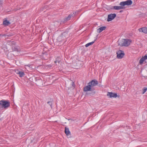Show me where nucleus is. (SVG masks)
<instances>
[{"instance_id": "obj_22", "label": "nucleus", "mask_w": 147, "mask_h": 147, "mask_svg": "<svg viewBox=\"0 0 147 147\" xmlns=\"http://www.w3.org/2000/svg\"><path fill=\"white\" fill-rule=\"evenodd\" d=\"M142 58L144 60H145L147 59V55H145L144 56L142 57Z\"/></svg>"}, {"instance_id": "obj_32", "label": "nucleus", "mask_w": 147, "mask_h": 147, "mask_svg": "<svg viewBox=\"0 0 147 147\" xmlns=\"http://www.w3.org/2000/svg\"><path fill=\"white\" fill-rule=\"evenodd\" d=\"M68 89H69V87H68Z\"/></svg>"}, {"instance_id": "obj_16", "label": "nucleus", "mask_w": 147, "mask_h": 147, "mask_svg": "<svg viewBox=\"0 0 147 147\" xmlns=\"http://www.w3.org/2000/svg\"><path fill=\"white\" fill-rule=\"evenodd\" d=\"M3 24L5 26H8L10 24L9 21L7 20H5L3 21Z\"/></svg>"}, {"instance_id": "obj_33", "label": "nucleus", "mask_w": 147, "mask_h": 147, "mask_svg": "<svg viewBox=\"0 0 147 147\" xmlns=\"http://www.w3.org/2000/svg\"><path fill=\"white\" fill-rule=\"evenodd\" d=\"M1 120V119H0V121Z\"/></svg>"}, {"instance_id": "obj_13", "label": "nucleus", "mask_w": 147, "mask_h": 147, "mask_svg": "<svg viewBox=\"0 0 147 147\" xmlns=\"http://www.w3.org/2000/svg\"><path fill=\"white\" fill-rule=\"evenodd\" d=\"M65 134L67 136H69L70 134V131H69V128L67 127H65Z\"/></svg>"}, {"instance_id": "obj_30", "label": "nucleus", "mask_w": 147, "mask_h": 147, "mask_svg": "<svg viewBox=\"0 0 147 147\" xmlns=\"http://www.w3.org/2000/svg\"><path fill=\"white\" fill-rule=\"evenodd\" d=\"M30 66H31V65H27V66H28L29 67H30Z\"/></svg>"}, {"instance_id": "obj_29", "label": "nucleus", "mask_w": 147, "mask_h": 147, "mask_svg": "<svg viewBox=\"0 0 147 147\" xmlns=\"http://www.w3.org/2000/svg\"><path fill=\"white\" fill-rule=\"evenodd\" d=\"M123 10H121L119 12L121 13V12H123Z\"/></svg>"}, {"instance_id": "obj_11", "label": "nucleus", "mask_w": 147, "mask_h": 147, "mask_svg": "<svg viewBox=\"0 0 147 147\" xmlns=\"http://www.w3.org/2000/svg\"><path fill=\"white\" fill-rule=\"evenodd\" d=\"M138 30L140 32H143L145 34H147V27H143L139 29Z\"/></svg>"}, {"instance_id": "obj_7", "label": "nucleus", "mask_w": 147, "mask_h": 147, "mask_svg": "<svg viewBox=\"0 0 147 147\" xmlns=\"http://www.w3.org/2000/svg\"><path fill=\"white\" fill-rule=\"evenodd\" d=\"M88 84H89L92 88H94V86L98 84V82L96 80L94 79L92 80Z\"/></svg>"}, {"instance_id": "obj_17", "label": "nucleus", "mask_w": 147, "mask_h": 147, "mask_svg": "<svg viewBox=\"0 0 147 147\" xmlns=\"http://www.w3.org/2000/svg\"><path fill=\"white\" fill-rule=\"evenodd\" d=\"M53 100L52 99H50V101L47 102V103L48 104H49L50 105L51 107L52 108V105L53 104Z\"/></svg>"}, {"instance_id": "obj_26", "label": "nucleus", "mask_w": 147, "mask_h": 147, "mask_svg": "<svg viewBox=\"0 0 147 147\" xmlns=\"http://www.w3.org/2000/svg\"><path fill=\"white\" fill-rule=\"evenodd\" d=\"M3 3V1L2 0H0V4H2Z\"/></svg>"}, {"instance_id": "obj_20", "label": "nucleus", "mask_w": 147, "mask_h": 147, "mask_svg": "<svg viewBox=\"0 0 147 147\" xmlns=\"http://www.w3.org/2000/svg\"><path fill=\"white\" fill-rule=\"evenodd\" d=\"M145 60L142 57V58H141V59H140V61H139L140 64H142L143 63V62Z\"/></svg>"}, {"instance_id": "obj_3", "label": "nucleus", "mask_w": 147, "mask_h": 147, "mask_svg": "<svg viewBox=\"0 0 147 147\" xmlns=\"http://www.w3.org/2000/svg\"><path fill=\"white\" fill-rule=\"evenodd\" d=\"M10 106V102L8 100H2L0 101V107L5 109Z\"/></svg>"}, {"instance_id": "obj_4", "label": "nucleus", "mask_w": 147, "mask_h": 147, "mask_svg": "<svg viewBox=\"0 0 147 147\" xmlns=\"http://www.w3.org/2000/svg\"><path fill=\"white\" fill-rule=\"evenodd\" d=\"M122 42L123 43L120 45L122 46H128L130 45V43L131 42L130 40L126 39H123Z\"/></svg>"}, {"instance_id": "obj_14", "label": "nucleus", "mask_w": 147, "mask_h": 147, "mask_svg": "<svg viewBox=\"0 0 147 147\" xmlns=\"http://www.w3.org/2000/svg\"><path fill=\"white\" fill-rule=\"evenodd\" d=\"M17 73L19 75V76L22 77L24 76L25 74L24 72L22 71H18Z\"/></svg>"}, {"instance_id": "obj_1", "label": "nucleus", "mask_w": 147, "mask_h": 147, "mask_svg": "<svg viewBox=\"0 0 147 147\" xmlns=\"http://www.w3.org/2000/svg\"><path fill=\"white\" fill-rule=\"evenodd\" d=\"M132 3V1L131 0H128L126 1H122L119 3V5L121 6H114L113 8L115 10H119L124 9L125 7L124 6L125 5H129Z\"/></svg>"}, {"instance_id": "obj_28", "label": "nucleus", "mask_w": 147, "mask_h": 147, "mask_svg": "<svg viewBox=\"0 0 147 147\" xmlns=\"http://www.w3.org/2000/svg\"><path fill=\"white\" fill-rule=\"evenodd\" d=\"M79 12V11H76L75 12V15H76V14H78V12Z\"/></svg>"}, {"instance_id": "obj_15", "label": "nucleus", "mask_w": 147, "mask_h": 147, "mask_svg": "<svg viewBox=\"0 0 147 147\" xmlns=\"http://www.w3.org/2000/svg\"><path fill=\"white\" fill-rule=\"evenodd\" d=\"M97 39V38H96L94 40V41L91 42H89V43H88L87 44H86L85 46V47H88V46H89L90 45H92L94 42H95V41Z\"/></svg>"}, {"instance_id": "obj_19", "label": "nucleus", "mask_w": 147, "mask_h": 147, "mask_svg": "<svg viewBox=\"0 0 147 147\" xmlns=\"http://www.w3.org/2000/svg\"><path fill=\"white\" fill-rule=\"evenodd\" d=\"M147 90V88L146 87H144L142 89V94H144Z\"/></svg>"}, {"instance_id": "obj_8", "label": "nucleus", "mask_w": 147, "mask_h": 147, "mask_svg": "<svg viewBox=\"0 0 147 147\" xmlns=\"http://www.w3.org/2000/svg\"><path fill=\"white\" fill-rule=\"evenodd\" d=\"M116 16V15L115 13L111 14L108 16L107 21L110 22L114 19Z\"/></svg>"}, {"instance_id": "obj_27", "label": "nucleus", "mask_w": 147, "mask_h": 147, "mask_svg": "<svg viewBox=\"0 0 147 147\" xmlns=\"http://www.w3.org/2000/svg\"><path fill=\"white\" fill-rule=\"evenodd\" d=\"M71 85L72 87L74 86V82L73 81H72L71 82Z\"/></svg>"}, {"instance_id": "obj_5", "label": "nucleus", "mask_w": 147, "mask_h": 147, "mask_svg": "<svg viewBox=\"0 0 147 147\" xmlns=\"http://www.w3.org/2000/svg\"><path fill=\"white\" fill-rule=\"evenodd\" d=\"M73 16V14H71L69 15L68 16L60 22V24H62L65 23L69 21L71 17Z\"/></svg>"}, {"instance_id": "obj_6", "label": "nucleus", "mask_w": 147, "mask_h": 147, "mask_svg": "<svg viewBox=\"0 0 147 147\" xmlns=\"http://www.w3.org/2000/svg\"><path fill=\"white\" fill-rule=\"evenodd\" d=\"M117 57L118 59L122 58L125 55L124 51H123L119 50L116 53Z\"/></svg>"}, {"instance_id": "obj_25", "label": "nucleus", "mask_w": 147, "mask_h": 147, "mask_svg": "<svg viewBox=\"0 0 147 147\" xmlns=\"http://www.w3.org/2000/svg\"><path fill=\"white\" fill-rule=\"evenodd\" d=\"M20 9V8L19 9H17V8H16V9H14L13 10L14 11H17Z\"/></svg>"}, {"instance_id": "obj_18", "label": "nucleus", "mask_w": 147, "mask_h": 147, "mask_svg": "<svg viewBox=\"0 0 147 147\" xmlns=\"http://www.w3.org/2000/svg\"><path fill=\"white\" fill-rule=\"evenodd\" d=\"M12 50L13 51H16L17 52L19 51L18 49H17L16 47L13 46L12 47Z\"/></svg>"}, {"instance_id": "obj_23", "label": "nucleus", "mask_w": 147, "mask_h": 147, "mask_svg": "<svg viewBox=\"0 0 147 147\" xmlns=\"http://www.w3.org/2000/svg\"><path fill=\"white\" fill-rule=\"evenodd\" d=\"M60 61H58L57 59H56V60L55 61V63H56L58 62V63H59Z\"/></svg>"}, {"instance_id": "obj_31", "label": "nucleus", "mask_w": 147, "mask_h": 147, "mask_svg": "<svg viewBox=\"0 0 147 147\" xmlns=\"http://www.w3.org/2000/svg\"><path fill=\"white\" fill-rule=\"evenodd\" d=\"M49 67H51V65H49Z\"/></svg>"}, {"instance_id": "obj_2", "label": "nucleus", "mask_w": 147, "mask_h": 147, "mask_svg": "<svg viewBox=\"0 0 147 147\" xmlns=\"http://www.w3.org/2000/svg\"><path fill=\"white\" fill-rule=\"evenodd\" d=\"M88 85L85 86L83 88V91L84 92H87L88 91H90L91 92L88 93L90 95H93L96 92L95 91V88H92L91 86L89 84Z\"/></svg>"}, {"instance_id": "obj_21", "label": "nucleus", "mask_w": 147, "mask_h": 147, "mask_svg": "<svg viewBox=\"0 0 147 147\" xmlns=\"http://www.w3.org/2000/svg\"><path fill=\"white\" fill-rule=\"evenodd\" d=\"M5 35H6L5 36H7L8 37H10L13 35V34L12 33H10L8 35H6L5 34Z\"/></svg>"}, {"instance_id": "obj_10", "label": "nucleus", "mask_w": 147, "mask_h": 147, "mask_svg": "<svg viewBox=\"0 0 147 147\" xmlns=\"http://www.w3.org/2000/svg\"><path fill=\"white\" fill-rule=\"evenodd\" d=\"M81 62L79 61H77L75 63L74 65V68L76 69H78L80 68L81 66Z\"/></svg>"}, {"instance_id": "obj_12", "label": "nucleus", "mask_w": 147, "mask_h": 147, "mask_svg": "<svg viewBox=\"0 0 147 147\" xmlns=\"http://www.w3.org/2000/svg\"><path fill=\"white\" fill-rule=\"evenodd\" d=\"M106 28V27L102 26L100 28L97 30V32L98 33H100L102 31L105 30Z\"/></svg>"}, {"instance_id": "obj_9", "label": "nucleus", "mask_w": 147, "mask_h": 147, "mask_svg": "<svg viewBox=\"0 0 147 147\" xmlns=\"http://www.w3.org/2000/svg\"><path fill=\"white\" fill-rule=\"evenodd\" d=\"M107 95L109 96L110 98H116L117 96V93H113L112 92H108Z\"/></svg>"}, {"instance_id": "obj_24", "label": "nucleus", "mask_w": 147, "mask_h": 147, "mask_svg": "<svg viewBox=\"0 0 147 147\" xmlns=\"http://www.w3.org/2000/svg\"><path fill=\"white\" fill-rule=\"evenodd\" d=\"M6 35L5 34H0V36L1 37H3V36H6Z\"/></svg>"}]
</instances>
